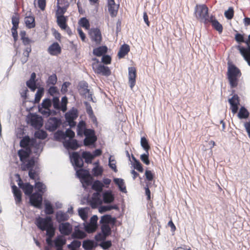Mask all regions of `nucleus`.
I'll list each match as a JSON object with an SVG mask.
<instances>
[{
	"label": "nucleus",
	"instance_id": "obj_1",
	"mask_svg": "<svg viewBox=\"0 0 250 250\" xmlns=\"http://www.w3.org/2000/svg\"><path fill=\"white\" fill-rule=\"evenodd\" d=\"M194 15L198 21L205 24L208 23L211 19L208 8L206 4H197L195 8Z\"/></svg>",
	"mask_w": 250,
	"mask_h": 250
},
{
	"label": "nucleus",
	"instance_id": "obj_2",
	"mask_svg": "<svg viewBox=\"0 0 250 250\" xmlns=\"http://www.w3.org/2000/svg\"><path fill=\"white\" fill-rule=\"evenodd\" d=\"M228 78L231 88L236 87L238 83V79L241 76L240 69L234 64L228 63Z\"/></svg>",
	"mask_w": 250,
	"mask_h": 250
},
{
	"label": "nucleus",
	"instance_id": "obj_3",
	"mask_svg": "<svg viewBox=\"0 0 250 250\" xmlns=\"http://www.w3.org/2000/svg\"><path fill=\"white\" fill-rule=\"evenodd\" d=\"M35 224L37 227L42 231H46L49 234H51L52 232L55 230L53 226L52 218L50 216H46L45 218L39 217L36 218Z\"/></svg>",
	"mask_w": 250,
	"mask_h": 250
},
{
	"label": "nucleus",
	"instance_id": "obj_4",
	"mask_svg": "<svg viewBox=\"0 0 250 250\" xmlns=\"http://www.w3.org/2000/svg\"><path fill=\"white\" fill-rule=\"evenodd\" d=\"M78 117V111L77 108L73 107L68 112L65 114V118L66 122L71 127H73L76 125V122L74 121Z\"/></svg>",
	"mask_w": 250,
	"mask_h": 250
},
{
	"label": "nucleus",
	"instance_id": "obj_5",
	"mask_svg": "<svg viewBox=\"0 0 250 250\" xmlns=\"http://www.w3.org/2000/svg\"><path fill=\"white\" fill-rule=\"evenodd\" d=\"M89 34L91 41L94 42L96 45H99L101 43L102 36L101 31L99 28H91Z\"/></svg>",
	"mask_w": 250,
	"mask_h": 250
},
{
	"label": "nucleus",
	"instance_id": "obj_6",
	"mask_svg": "<svg viewBox=\"0 0 250 250\" xmlns=\"http://www.w3.org/2000/svg\"><path fill=\"white\" fill-rule=\"evenodd\" d=\"M42 201V194L35 192L31 194L30 197V202L31 204L37 208H40Z\"/></svg>",
	"mask_w": 250,
	"mask_h": 250
},
{
	"label": "nucleus",
	"instance_id": "obj_7",
	"mask_svg": "<svg viewBox=\"0 0 250 250\" xmlns=\"http://www.w3.org/2000/svg\"><path fill=\"white\" fill-rule=\"evenodd\" d=\"M61 121L56 117L50 118L46 124L47 129L50 131H54L60 125Z\"/></svg>",
	"mask_w": 250,
	"mask_h": 250
},
{
	"label": "nucleus",
	"instance_id": "obj_8",
	"mask_svg": "<svg viewBox=\"0 0 250 250\" xmlns=\"http://www.w3.org/2000/svg\"><path fill=\"white\" fill-rule=\"evenodd\" d=\"M229 102L230 105V109L233 114H235L238 110V105L240 104V100L237 94H234L230 99H229Z\"/></svg>",
	"mask_w": 250,
	"mask_h": 250
},
{
	"label": "nucleus",
	"instance_id": "obj_9",
	"mask_svg": "<svg viewBox=\"0 0 250 250\" xmlns=\"http://www.w3.org/2000/svg\"><path fill=\"white\" fill-rule=\"evenodd\" d=\"M59 230L63 235H70L72 231V226L68 222L62 223L59 226Z\"/></svg>",
	"mask_w": 250,
	"mask_h": 250
},
{
	"label": "nucleus",
	"instance_id": "obj_10",
	"mask_svg": "<svg viewBox=\"0 0 250 250\" xmlns=\"http://www.w3.org/2000/svg\"><path fill=\"white\" fill-rule=\"evenodd\" d=\"M136 69L134 67H130L128 68V83L132 89L136 83Z\"/></svg>",
	"mask_w": 250,
	"mask_h": 250
},
{
	"label": "nucleus",
	"instance_id": "obj_11",
	"mask_svg": "<svg viewBox=\"0 0 250 250\" xmlns=\"http://www.w3.org/2000/svg\"><path fill=\"white\" fill-rule=\"evenodd\" d=\"M47 51L52 56H58L61 53L62 48L59 44L55 42L49 46Z\"/></svg>",
	"mask_w": 250,
	"mask_h": 250
},
{
	"label": "nucleus",
	"instance_id": "obj_12",
	"mask_svg": "<svg viewBox=\"0 0 250 250\" xmlns=\"http://www.w3.org/2000/svg\"><path fill=\"white\" fill-rule=\"evenodd\" d=\"M101 230L103 236L101 234L96 236L95 238L97 240H104L111 234V229L108 224H103L101 226Z\"/></svg>",
	"mask_w": 250,
	"mask_h": 250
},
{
	"label": "nucleus",
	"instance_id": "obj_13",
	"mask_svg": "<svg viewBox=\"0 0 250 250\" xmlns=\"http://www.w3.org/2000/svg\"><path fill=\"white\" fill-rule=\"evenodd\" d=\"M35 143V140L34 139H30L28 136H26L20 141L21 147L25 149L31 148V146H33Z\"/></svg>",
	"mask_w": 250,
	"mask_h": 250
},
{
	"label": "nucleus",
	"instance_id": "obj_14",
	"mask_svg": "<svg viewBox=\"0 0 250 250\" xmlns=\"http://www.w3.org/2000/svg\"><path fill=\"white\" fill-rule=\"evenodd\" d=\"M12 192L17 205H19L22 201V193L21 190L15 185L12 186Z\"/></svg>",
	"mask_w": 250,
	"mask_h": 250
},
{
	"label": "nucleus",
	"instance_id": "obj_15",
	"mask_svg": "<svg viewBox=\"0 0 250 250\" xmlns=\"http://www.w3.org/2000/svg\"><path fill=\"white\" fill-rule=\"evenodd\" d=\"M95 73L108 76L111 74V71L108 67L103 65H99L94 68Z\"/></svg>",
	"mask_w": 250,
	"mask_h": 250
},
{
	"label": "nucleus",
	"instance_id": "obj_16",
	"mask_svg": "<svg viewBox=\"0 0 250 250\" xmlns=\"http://www.w3.org/2000/svg\"><path fill=\"white\" fill-rule=\"evenodd\" d=\"M209 22L211 23L213 28L221 34L223 32V28L221 23L215 19L214 16L211 15V19L209 20Z\"/></svg>",
	"mask_w": 250,
	"mask_h": 250
},
{
	"label": "nucleus",
	"instance_id": "obj_17",
	"mask_svg": "<svg viewBox=\"0 0 250 250\" xmlns=\"http://www.w3.org/2000/svg\"><path fill=\"white\" fill-rule=\"evenodd\" d=\"M71 158L73 161L76 167L82 168L83 167V161L78 152H73L71 155Z\"/></svg>",
	"mask_w": 250,
	"mask_h": 250
},
{
	"label": "nucleus",
	"instance_id": "obj_18",
	"mask_svg": "<svg viewBox=\"0 0 250 250\" xmlns=\"http://www.w3.org/2000/svg\"><path fill=\"white\" fill-rule=\"evenodd\" d=\"M239 51L244 59L250 66V46L248 45L246 48L241 47L239 48Z\"/></svg>",
	"mask_w": 250,
	"mask_h": 250
},
{
	"label": "nucleus",
	"instance_id": "obj_19",
	"mask_svg": "<svg viewBox=\"0 0 250 250\" xmlns=\"http://www.w3.org/2000/svg\"><path fill=\"white\" fill-rule=\"evenodd\" d=\"M30 123L35 128H39L42 125V120L41 117L34 115L31 117Z\"/></svg>",
	"mask_w": 250,
	"mask_h": 250
},
{
	"label": "nucleus",
	"instance_id": "obj_20",
	"mask_svg": "<svg viewBox=\"0 0 250 250\" xmlns=\"http://www.w3.org/2000/svg\"><path fill=\"white\" fill-rule=\"evenodd\" d=\"M35 166V161L33 158H31L28 160L26 163L25 161L22 162L21 164V168L22 170L26 171L27 170L32 169V168Z\"/></svg>",
	"mask_w": 250,
	"mask_h": 250
},
{
	"label": "nucleus",
	"instance_id": "obj_21",
	"mask_svg": "<svg viewBox=\"0 0 250 250\" xmlns=\"http://www.w3.org/2000/svg\"><path fill=\"white\" fill-rule=\"evenodd\" d=\"M31 148H27L25 150L20 149L18 151V154L20 157V161L23 162L25 160L29 157L31 154Z\"/></svg>",
	"mask_w": 250,
	"mask_h": 250
},
{
	"label": "nucleus",
	"instance_id": "obj_22",
	"mask_svg": "<svg viewBox=\"0 0 250 250\" xmlns=\"http://www.w3.org/2000/svg\"><path fill=\"white\" fill-rule=\"evenodd\" d=\"M57 221L60 223L62 222L67 221L69 219V216L67 212H64L62 211L57 212L56 214Z\"/></svg>",
	"mask_w": 250,
	"mask_h": 250
},
{
	"label": "nucleus",
	"instance_id": "obj_23",
	"mask_svg": "<svg viewBox=\"0 0 250 250\" xmlns=\"http://www.w3.org/2000/svg\"><path fill=\"white\" fill-rule=\"evenodd\" d=\"M57 23L58 26L62 29L66 28L67 24V18L64 16H58L56 17Z\"/></svg>",
	"mask_w": 250,
	"mask_h": 250
},
{
	"label": "nucleus",
	"instance_id": "obj_24",
	"mask_svg": "<svg viewBox=\"0 0 250 250\" xmlns=\"http://www.w3.org/2000/svg\"><path fill=\"white\" fill-rule=\"evenodd\" d=\"M130 51L129 46L126 44H123L120 48L118 53V56L119 58H123L128 54Z\"/></svg>",
	"mask_w": 250,
	"mask_h": 250
},
{
	"label": "nucleus",
	"instance_id": "obj_25",
	"mask_svg": "<svg viewBox=\"0 0 250 250\" xmlns=\"http://www.w3.org/2000/svg\"><path fill=\"white\" fill-rule=\"evenodd\" d=\"M56 135H58L61 136L62 138H63L65 137H68L70 139H72L75 136V133L73 131H72L70 129H67L65 132L64 133L62 131H58L55 134Z\"/></svg>",
	"mask_w": 250,
	"mask_h": 250
},
{
	"label": "nucleus",
	"instance_id": "obj_26",
	"mask_svg": "<svg viewBox=\"0 0 250 250\" xmlns=\"http://www.w3.org/2000/svg\"><path fill=\"white\" fill-rule=\"evenodd\" d=\"M24 21L26 26L29 29L34 28L36 26L35 18L33 16L26 17L25 18Z\"/></svg>",
	"mask_w": 250,
	"mask_h": 250
},
{
	"label": "nucleus",
	"instance_id": "obj_27",
	"mask_svg": "<svg viewBox=\"0 0 250 250\" xmlns=\"http://www.w3.org/2000/svg\"><path fill=\"white\" fill-rule=\"evenodd\" d=\"M107 51L106 46H102L93 49V54L97 57H100L105 54Z\"/></svg>",
	"mask_w": 250,
	"mask_h": 250
},
{
	"label": "nucleus",
	"instance_id": "obj_28",
	"mask_svg": "<svg viewBox=\"0 0 250 250\" xmlns=\"http://www.w3.org/2000/svg\"><path fill=\"white\" fill-rule=\"evenodd\" d=\"M103 200L105 203H111L114 200V196L111 191H107L103 193Z\"/></svg>",
	"mask_w": 250,
	"mask_h": 250
},
{
	"label": "nucleus",
	"instance_id": "obj_29",
	"mask_svg": "<svg viewBox=\"0 0 250 250\" xmlns=\"http://www.w3.org/2000/svg\"><path fill=\"white\" fill-rule=\"evenodd\" d=\"M114 182L118 186L120 191L125 193L126 192V187L123 179L117 178H114Z\"/></svg>",
	"mask_w": 250,
	"mask_h": 250
},
{
	"label": "nucleus",
	"instance_id": "obj_30",
	"mask_svg": "<svg viewBox=\"0 0 250 250\" xmlns=\"http://www.w3.org/2000/svg\"><path fill=\"white\" fill-rule=\"evenodd\" d=\"M64 146L66 147L73 150H76L79 147L77 141L75 139L66 141L64 143Z\"/></svg>",
	"mask_w": 250,
	"mask_h": 250
},
{
	"label": "nucleus",
	"instance_id": "obj_31",
	"mask_svg": "<svg viewBox=\"0 0 250 250\" xmlns=\"http://www.w3.org/2000/svg\"><path fill=\"white\" fill-rule=\"evenodd\" d=\"M24 194L30 196L33 191V186L28 183H25L23 187H21Z\"/></svg>",
	"mask_w": 250,
	"mask_h": 250
},
{
	"label": "nucleus",
	"instance_id": "obj_32",
	"mask_svg": "<svg viewBox=\"0 0 250 250\" xmlns=\"http://www.w3.org/2000/svg\"><path fill=\"white\" fill-rule=\"evenodd\" d=\"M100 222L103 224H108L110 223L113 224L115 222V218H112L110 215H105L102 217Z\"/></svg>",
	"mask_w": 250,
	"mask_h": 250
},
{
	"label": "nucleus",
	"instance_id": "obj_33",
	"mask_svg": "<svg viewBox=\"0 0 250 250\" xmlns=\"http://www.w3.org/2000/svg\"><path fill=\"white\" fill-rule=\"evenodd\" d=\"M103 187V184L99 180L95 181L92 186V188L99 192H101L102 191Z\"/></svg>",
	"mask_w": 250,
	"mask_h": 250
},
{
	"label": "nucleus",
	"instance_id": "obj_34",
	"mask_svg": "<svg viewBox=\"0 0 250 250\" xmlns=\"http://www.w3.org/2000/svg\"><path fill=\"white\" fill-rule=\"evenodd\" d=\"M83 247L85 250H92L95 246L94 242L90 240H84L83 243Z\"/></svg>",
	"mask_w": 250,
	"mask_h": 250
},
{
	"label": "nucleus",
	"instance_id": "obj_35",
	"mask_svg": "<svg viewBox=\"0 0 250 250\" xmlns=\"http://www.w3.org/2000/svg\"><path fill=\"white\" fill-rule=\"evenodd\" d=\"M86 123L83 121H81L77 126V134L78 135L82 136L83 134V131L86 128Z\"/></svg>",
	"mask_w": 250,
	"mask_h": 250
},
{
	"label": "nucleus",
	"instance_id": "obj_36",
	"mask_svg": "<svg viewBox=\"0 0 250 250\" xmlns=\"http://www.w3.org/2000/svg\"><path fill=\"white\" fill-rule=\"evenodd\" d=\"M97 140V136L85 137L83 141V144L85 146H89L94 144Z\"/></svg>",
	"mask_w": 250,
	"mask_h": 250
},
{
	"label": "nucleus",
	"instance_id": "obj_37",
	"mask_svg": "<svg viewBox=\"0 0 250 250\" xmlns=\"http://www.w3.org/2000/svg\"><path fill=\"white\" fill-rule=\"evenodd\" d=\"M66 239L63 238L62 236L58 237L54 240L55 246L57 248H62V246L66 243Z\"/></svg>",
	"mask_w": 250,
	"mask_h": 250
},
{
	"label": "nucleus",
	"instance_id": "obj_38",
	"mask_svg": "<svg viewBox=\"0 0 250 250\" xmlns=\"http://www.w3.org/2000/svg\"><path fill=\"white\" fill-rule=\"evenodd\" d=\"M249 116V112L247 109L244 106L240 108L238 114V116L240 119H246Z\"/></svg>",
	"mask_w": 250,
	"mask_h": 250
},
{
	"label": "nucleus",
	"instance_id": "obj_39",
	"mask_svg": "<svg viewBox=\"0 0 250 250\" xmlns=\"http://www.w3.org/2000/svg\"><path fill=\"white\" fill-rule=\"evenodd\" d=\"M86 236L85 232L80 229L75 230L72 234V238L77 239H83Z\"/></svg>",
	"mask_w": 250,
	"mask_h": 250
},
{
	"label": "nucleus",
	"instance_id": "obj_40",
	"mask_svg": "<svg viewBox=\"0 0 250 250\" xmlns=\"http://www.w3.org/2000/svg\"><path fill=\"white\" fill-rule=\"evenodd\" d=\"M82 157L85 159V163H91L94 156H93L89 152L83 151L82 153Z\"/></svg>",
	"mask_w": 250,
	"mask_h": 250
},
{
	"label": "nucleus",
	"instance_id": "obj_41",
	"mask_svg": "<svg viewBox=\"0 0 250 250\" xmlns=\"http://www.w3.org/2000/svg\"><path fill=\"white\" fill-rule=\"evenodd\" d=\"M85 104L86 105V112L88 115L89 118L92 119L93 121L94 120L96 121V118L95 116L94 115L91 106L87 102H86Z\"/></svg>",
	"mask_w": 250,
	"mask_h": 250
},
{
	"label": "nucleus",
	"instance_id": "obj_42",
	"mask_svg": "<svg viewBox=\"0 0 250 250\" xmlns=\"http://www.w3.org/2000/svg\"><path fill=\"white\" fill-rule=\"evenodd\" d=\"M34 136L36 138L43 140L47 137V134L43 130H39L35 132Z\"/></svg>",
	"mask_w": 250,
	"mask_h": 250
},
{
	"label": "nucleus",
	"instance_id": "obj_43",
	"mask_svg": "<svg viewBox=\"0 0 250 250\" xmlns=\"http://www.w3.org/2000/svg\"><path fill=\"white\" fill-rule=\"evenodd\" d=\"M132 159L134 161L133 163V167L135 169L137 170L140 172H143L144 171V168L141 163L137 160L135 157L132 156Z\"/></svg>",
	"mask_w": 250,
	"mask_h": 250
},
{
	"label": "nucleus",
	"instance_id": "obj_44",
	"mask_svg": "<svg viewBox=\"0 0 250 250\" xmlns=\"http://www.w3.org/2000/svg\"><path fill=\"white\" fill-rule=\"evenodd\" d=\"M118 8L119 5L116 4L111 6H108L109 12L112 17H115L117 15Z\"/></svg>",
	"mask_w": 250,
	"mask_h": 250
},
{
	"label": "nucleus",
	"instance_id": "obj_45",
	"mask_svg": "<svg viewBox=\"0 0 250 250\" xmlns=\"http://www.w3.org/2000/svg\"><path fill=\"white\" fill-rule=\"evenodd\" d=\"M79 24L86 30H88L90 28L89 21L86 18H81L79 21Z\"/></svg>",
	"mask_w": 250,
	"mask_h": 250
},
{
	"label": "nucleus",
	"instance_id": "obj_46",
	"mask_svg": "<svg viewBox=\"0 0 250 250\" xmlns=\"http://www.w3.org/2000/svg\"><path fill=\"white\" fill-rule=\"evenodd\" d=\"M141 146L143 147L146 152H147L148 150L150 149V147L148 144V142L146 138L145 137H143L141 139Z\"/></svg>",
	"mask_w": 250,
	"mask_h": 250
},
{
	"label": "nucleus",
	"instance_id": "obj_47",
	"mask_svg": "<svg viewBox=\"0 0 250 250\" xmlns=\"http://www.w3.org/2000/svg\"><path fill=\"white\" fill-rule=\"evenodd\" d=\"M93 174L94 176H99L102 175L103 168L102 167L97 165L92 169Z\"/></svg>",
	"mask_w": 250,
	"mask_h": 250
},
{
	"label": "nucleus",
	"instance_id": "obj_48",
	"mask_svg": "<svg viewBox=\"0 0 250 250\" xmlns=\"http://www.w3.org/2000/svg\"><path fill=\"white\" fill-rule=\"evenodd\" d=\"M44 93V89L40 88L35 94V102L39 103Z\"/></svg>",
	"mask_w": 250,
	"mask_h": 250
},
{
	"label": "nucleus",
	"instance_id": "obj_49",
	"mask_svg": "<svg viewBox=\"0 0 250 250\" xmlns=\"http://www.w3.org/2000/svg\"><path fill=\"white\" fill-rule=\"evenodd\" d=\"M35 187L39 192L43 193L45 191L46 186L41 182H36Z\"/></svg>",
	"mask_w": 250,
	"mask_h": 250
},
{
	"label": "nucleus",
	"instance_id": "obj_50",
	"mask_svg": "<svg viewBox=\"0 0 250 250\" xmlns=\"http://www.w3.org/2000/svg\"><path fill=\"white\" fill-rule=\"evenodd\" d=\"M45 213L46 214L50 215L54 213V208L50 203L47 202L45 204Z\"/></svg>",
	"mask_w": 250,
	"mask_h": 250
},
{
	"label": "nucleus",
	"instance_id": "obj_51",
	"mask_svg": "<svg viewBox=\"0 0 250 250\" xmlns=\"http://www.w3.org/2000/svg\"><path fill=\"white\" fill-rule=\"evenodd\" d=\"M68 7L57 5V10L56 12V17L58 16H63Z\"/></svg>",
	"mask_w": 250,
	"mask_h": 250
},
{
	"label": "nucleus",
	"instance_id": "obj_52",
	"mask_svg": "<svg viewBox=\"0 0 250 250\" xmlns=\"http://www.w3.org/2000/svg\"><path fill=\"white\" fill-rule=\"evenodd\" d=\"M77 175L79 178L82 179L84 177H86L87 175L89 174V171L87 170L83 169H80L76 171Z\"/></svg>",
	"mask_w": 250,
	"mask_h": 250
},
{
	"label": "nucleus",
	"instance_id": "obj_53",
	"mask_svg": "<svg viewBox=\"0 0 250 250\" xmlns=\"http://www.w3.org/2000/svg\"><path fill=\"white\" fill-rule=\"evenodd\" d=\"M67 98L64 96L62 98L61 104L60 105V109L63 112L66 111L67 110Z\"/></svg>",
	"mask_w": 250,
	"mask_h": 250
},
{
	"label": "nucleus",
	"instance_id": "obj_54",
	"mask_svg": "<svg viewBox=\"0 0 250 250\" xmlns=\"http://www.w3.org/2000/svg\"><path fill=\"white\" fill-rule=\"evenodd\" d=\"M57 81V78L55 74L50 76L47 81V85H54Z\"/></svg>",
	"mask_w": 250,
	"mask_h": 250
},
{
	"label": "nucleus",
	"instance_id": "obj_55",
	"mask_svg": "<svg viewBox=\"0 0 250 250\" xmlns=\"http://www.w3.org/2000/svg\"><path fill=\"white\" fill-rule=\"evenodd\" d=\"M225 17L228 20H231L234 16V10L232 7H229L224 13Z\"/></svg>",
	"mask_w": 250,
	"mask_h": 250
},
{
	"label": "nucleus",
	"instance_id": "obj_56",
	"mask_svg": "<svg viewBox=\"0 0 250 250\" xmlns=\"http://www.w3.org/2000/svg\"><path fill=\"white\" fill-rule=\"evenodd\" d=\"M112 156H110L109 158V166L115 172H117L118 169L116 165V161L114 159H112Z\"/></svg>",
	"mask_w": 250,
	"mask_h": 250
},
{
	"label": "nucleus",
	"instance_id": "obj_57",
	"mask_svg": "<svg viewBox=\"0 0 250 250\" xmlns=\"http://www.w3.org/2000/svg\"><path fill=\"white\" fill-rule=\"evenodd\" d=\"M146 180L148 182L152 181L154 177V173L151 170L146 169L145 173Z\"/></svg>",
	"mask_w": 250,
	"mask_h": 250
},
{
	"label": "nucleus",
	"instance_id": "obj_58",
	"mask_svg": "<svg viewBox=\"0 0 250 250\" xmlns=\"http://www.w3.org/2000/svg\"><path fill=\"white\" fill-rule=\"evenodd\" d=\"M117 206L116 205L114 206H102L99 208V211L100 212H103L106 211L110 210L112 209H117Z\"/></svg>",
	"mask_w": 250,
	"mask_h": 250
},
{
	"label": "nucleus",
	"instance_id": "obj_59",
	"mask_svg": "<svg viewBox=\"0 0 250 250\" xmlns=\"http://www.w3.org/2000/svg\"><path fill=\"white\" fill-rule=\"evenodd\" d=\"M100 193L101 192H96L93 194L92 197V200L94 203L97 204V203H100L101 202V199H100V197H101Z\"/></svg>",
	"mask_w": 250,
	"mask_h": 250
},
{
	"label": "nucleus",
	"instance_id": "obj_60",
	"mask_svg": "<svg viewBox=\"0 0 250 250\" xmlns=\"http://www.w3.org/2000/svg\"><path fill=\"white\" fill-rule=\"evenodd\" d=\"M82 180V182L86 185V186H88L92 184L93 178L90 174H89L88 175H87L86 177L83 178Z\"/></svg>",
	"mask_w": 250,
	"mask_h": 250
},
{
	"label": "nucleus",
	"instance_id": "obj_61",
	"mask_svg": "<svg viewBox=\"0 0 250 250\" xmlns=\"http://www.w3.org/2000/svg\"><path fill=\"white\" fill-rule=\"evenodd\" d=\"M39 112L44 116L47 117L51 115V110L49 108H44V107H39Z\"/></svg>",
	"mask_w": 250,
	"mask_h": 250
},
{
	"label": "nucleus",
	"instance_id": "obj_62",
	"mask_svg": "<svg viewBox=\"0 0 250 250\" xmlns=\"http://www.w3.org/2000/svg\"><path fill=\"white\" fill-rule=\"evenodd\" d=\"M97 229V226L89 223L85 227V230L88 233H92L94 232Z\"/></svg>",
	"mask_w": 250,
	"mask_h": 250
},
{
	"label": "nucleus",
	"instance_id": "obj_63",
	"mask_svg": "<svg viewBox=\"0 0 250 250\" xmlns=\"http://www.w3.org/2000/svg\"><path fill=\"white\" fill-rule=\"evenodd\" d=\"M148 156V151H147L146 153L142 154L140 156V159L141 161L146 165H148L150 164Z\"/></svg>",
	"mask_w": 250,
	"mask_h": 250
},
{
	"label": "nucleus",
	"instance_id": "obj_64",
	"mask_svg": "<svg viewBox=\"0 0 250 250\" xmlns=\"http://www.w3.org/2000/svg\"><path fill=\"white\" fill-rule=\"evenodd\" d=\"M28 175L30 178L31 179L34 180L35 181L39 179L38 174L33 169H30L29 171Z\"/></svg>",
	"mask_w": 250,
	"mask_h": 250
}]
</instances>
